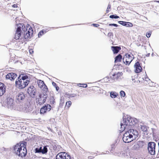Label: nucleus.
I'll return each instance as SVG.
<instances>
[{
	"label": "nucleus",
	"mask_w": 159,
	"mask_h": 159,
	"mask_svg": "<svg viewBox=\"0 0 159 159\" xmlns=\"http://www.w3.org/2000/svg\"><path fill=\"white\" fill-rule=\"evenodd\" d=\"M138 122L137 119L128 116L123 117V120L121 122L120 131L122 132L125 129L131 135L133 136L134 140L138 137L139 133L138 131L133 129L134 126Z\"/></svg>",
	"instance_id": "1"
},
{
	"label": "nucleus",
	"mask_w": 159,
	"mask_h": 159,
	"mask_svg": "<svg viewBox=\"0 0 159 159\" xmlns=\"http://www.w3.org/2000/svg\"><path fill=\"white\" fill-rule=\"evenodd\" d=\"M16 21L17 28L14 39L16 40L20 39L27 40L28 38H30L33 32L32 28L29 25L26 27L23 24H18L17 21Z\"/></svg>",
	"instance_id": "2"
},
{
	"label": "nucleus",
	"mask_w": 159,
	"mask_h": 159,
	"mask_svg": "<svg viewBox=\"0 0 159 159\" xmlns=\"http://www.w3.org/2000/svg\"><path fill=\"white\" fill-rule=\"evenodd\" d=\"M6 100L5 102V105L6 107L11 109H15L16 106L14 102L13 99L9 96L6 97Z\"/></svg>",
	"instance_id": "3"
},
{
	"label": "nucleus",
	"mask_w": 159,
	"mask_h": 159,
	"mask_svg": "<svg viewBox=\"0 0 159 159\" xmlns=\"http://www.w3.org/2000/svg\"><path fill=\"white\" fill-rule=\"evenodd\" d=\"M20 76H19L18 79H16L15 81V84L17 88L19 89H21L24 88L29 84L28 81H24L20 80Z\"/></svg>",
	"instance_id": "4"
},
{
	"label": "nucleus",
	"mask_w": 159,
	"mask_h": 159,
	"mask_svg": "<svg viewBox=\"0 0 159 159\" xmlns=\"http://www.w3.org/2000/svg\"><path fill=\"white\" fill-rule=\"evenodd\" d=\"M48 96L47 93H39L38 97L36 99V102L39 105L44 103Z\"/></svg>",
	"instance_id": "5"
},
{
	"label": "nucleus",
	"mask_w": 159,
	"mask_h": 159,
	"mask_svg": "<svg viewBox=\"0 0 159 159\" xmlns=\"http://www.w3.org/2000/svg\"><path fill=\"white\" fill-rule=\"evenodd\" d=\"M133 56L128 54H126L123 58V62L126 65H129L133 60Z\"/></svg>",
	"instance_id": "6"
},
{
	"label": "nucleus",
	"mask_w": 159,
	"mask_h": 159,
	"mask_svg": "<svg viewBox=\"0 0 159 159\" xmlns=\"http://www.w3.org/2000/svg\"><path fill=\"white\" fill-rule=\"evenodd\" d=\"M133 136L130 135L127 131L123 134V140L125 143H129L134 140Z\"/></svg>",
	"instance_id": "7"
},
{
	"label": "nucleus",
	"mask_w": 159,
	"mask_h": 159,
	"mask_svg": "<svg viewBox=\"0 0 159 159\" xmlns=\"http://www.w3.org/2000/svg\"><path fill=\"white\" fill-rule=\"evenodd\" d=\"M26 144V142H24L23 143H20L17 144L14 147V152L16 155L19 154V153L20 150L21 148H22L23 147L25 146V144Z\"/></svg>",
	"instance_id": "8"
},
{
	"label": "nucleus",
	"mask_w": 159,
	"mask_h": 159,
	"mask_svg": "<svg viewBox=\"0 0 159 159\" xmlns=\"http://www.w3.org/2000/svg\"><path fill=\"white\" fill-rule=\"evenodd\" d=\"M56 159H70V156L65 152L58 153L56 157Z\"/></svg>",
	"instance_id": "9"
},
{
	"label": "nucleus",
	"mask_w": 159,
	"mask_h": 159,
	"mask_svg": "<svg viewBox=\"0 0 159 159\" xmlns=\"http://www.w3.org/2000/svg\"><path fill=\"white\" fill-rule=\"evenodd\" d=\"M48 146H41L39 148H36L35 149V152L36 153H41L43 154H46L48 151L47 147Z\"/></svg>",
	"instance_id": "10"
},
{
	"label": "nucleus",
	"mask_w": 159,
	"mask_h": 159,
	"mask_svg": "<svg viewBox=\"0 0 159 159\" xmlns=\"http://www.w3.org/2000/svg\"><path fill=\"white\" fill-rule=\"evenodd\" d=\"M25 97V94L23 93H19L16 96V102L18 103L22 102L24 100Z\"/></svg>",
	"instance_id": "11"
},
{
	"label": "nucleus",
	"mask_w": 159,
	"mask_h": 159,
	"mask_svg": "<svg viewBox=\"0 0 159 159\" xmlns=\"http://www.w3.org/2000/svg\"><path fill=\"white\" fill-rule=\"evenodd\" d=\"M51 108L50 105L47 104L46 105L43 106L40 109V113L41 114H44L47 111H49Z\"/></svg>",
	"instance_id": "12"
},
{
	"label": "nucleus",
	"mask_w": 159,
	"mask_h": 159,
	"mask_svg": "<svg viewBox=\"0 0 159 159\" xmlns=\"http://www.w3.org/2000/svg\"><path fill=\"white\" fill-rule=\"evenodd\" d=\"M27 150L26 148V144H25V146L23 147L22 148H21L19 153V154H18L17 155L19 157H25L27 154Z\"/></svg>",
	"instance_id": "13"
},
{
	"label": "nucleus",
	"mask_w": 159,
	"mask_h": 159,
	"mask_svg": "<svg viewBox=\"0 0 159 159\" xmlns=\"http://www.w3.org/2000/svg\"><path fill=\"white\" fill-rule=\"evenodd\" d=\"M134 67L135 68L134 71L136 73L140 72L141 71L142 69L139 62L138 61H137L135 64Z\"/></svg>",
	"instance_id": "14"
},
{
	"label": "nucleus",
	"mask_w": 159,
	"mask_h": 159,
	"mask_svg": "<svg viewBox=\"0 0 159 159\" xmlns=\"http://www.w3.org/2000/svg\"><path fill=\"white\" fill-rule=\"evenodd\" d=\"M6 86L3 83L0 82V97L3 95L6 92Z\"/></svg>",
	"instance_id": "15"
},
{
	"label": "nucleus",
	"mask_w": 159,
	"mask_h": 159,
	"mask_svg": "<svg viewBox=\"0 0 159 159\" xmlns=\"http://www.w3.org/2000/svg\"><path fill=\"white\" fill-rule=\"evenodd\" d=\"M16 76L17 75L16 74L11 73L7 74L6 75V79H10V80H14L15 79L16 77Z\"/></svg>",
	"instance_id": "16"
},
{
	"label": "nucleus",
	"mask_w": 159,
	"mask_h": 159,
	"mask_svg": "<svg viewBox=\"0 0 159 159\" xmlns=\"http://www.w3.org/2000/svg\"><path fill=\"white\" fill-rule=\"evenodd\" d=\"M34 87L33 86H30L27 89L28 93L31 96H34L35 94V92L34 90Z\"/></svg>",
	"instance_id": "17"
},
{
	"label": "nucleus",
	"mask_w": 159,
	"mask_h": 159,
	"mask_svg": "<svg viewBox=\"0 0 159 159\" xmlns=\"http://www.w3.org/2000/svg\"><path fill=\"white\" fill-rule=\"evenodd\" d=\"M33 110L32 107L30 106L26 105L23 108V110L25 112H28Z\"/></svg>",
	"instance_id": "18"
},
{
	"label": "nucleus",
	"mask_w": 159,
	"mask_h": 159,
	"mask_svg": "<svg viewBox=\"0 0 159 159\" xmlns=\"http://www.w3.org/2000/svg\"><path fill=\"white\" fill-rule=\"evenodd\" d=\"M20 76V80H23L24 81H28V84L30 82L28 76L24 74H21Z\"/></svg>",
	"instance_id": "19"
},
{
	"label": "nucleus",
	"mask_w": 159,
	"mask_h": 159,
	"mask_svg": "<svg viewBox=\"0 0 159 159\" xmlns=\"http://www.w3.org/2000/svg\"><path fill=\"white\" fill-rule=\"evenodd\" d=\"M142 144L141 142H139L138 143H135L132 148V149L134 150L138 149L140 148Z\"/></svg>",
	"instance_id": "20"
},
{
	"label": "nucleus",
	"mask_w": 159,
	"mask_h": 159,
	"mask_svg": "<svg viewBox=\"0 0 159 159\" xmlns=\"http://www.w3.org/2000/svg\"><path fill=\"white\" fill-rule=\"evenodd\" d=\"M120 48L117 46H112L111 49L114 53H117L120 50Z\"/></svg>",
	"instance_id": "21"
},
{
	"label": "nucleus",
	"mask_w": 159,
	"mask_h": 159,
	"mask_svg": "<svg viewBox=\"0 0 159 159\" xmlns=\"http://www.w3.org/2000/svg\"><path fill=\"white\" fill-rule=\"evenodd\" d=\"M122 75V73L121 72H118L116 74H114L112 75V79H114V80H117V78L121 76Z\"/></svg>",
	"instance_id": "22"
},
{
	"label": "nucleus",
	"mask_w": 159,
	"mask_h": 159,
	"mask_svg": "<svg viewBox=\"0 0 159 159\" xmlns=\"http://www.w3.org/2000/svg\"><path fill=\"white\" fill-rule=\"evenodd\" d=\"M156 146V143L154 142H150L148 143V149L149 148H155Z\"/></svg>",
	"instance_id": "23"
},
{
	"label": "nucleus",
	"mask_w": 159,
	"mask_h": 159,
	"mask_svg": "<svg viewBox=\"0 0 159 159\" xmlns=\"http://www.w3.org/2000/svg\"><path fill=\"white\" fill-rule=\"evenodd\" d=\"M122 58V56L120 54H119L115 57V62H120Z\"/></svg>",
	"instance_id": "24"
},
{
	"label": "nucleus",
	"mask_w": 159,
	"mask_h": 159,
	"mask_svg": "<svg viewBox=\"0 0 159 159\" xmlns=\"http://www.w3.org/2000/svg\"><path fill=\"white\" fill-rule=\"evenodd\" d=\"M37 83L38 84V85L39 87L40 88H42L43 86L45 84L43 81L41 80H38L37 81Z\"/></svg>",
	"instance_id": "25"
},
{
	"label": "nucleus",
	"mask_w": 159,
	"mask_h": 159,
	"mask_svg": "<svg viewBox=\"0 0 159 159\" xmlns=\"http://www.w3.org/2000/svg\"><path fill=\"white\" fill-rule=\"evenodd\" d=\"M40 89L43 91L42 93H47L48 92V88L45 84L43 85L42 88H40Z\"/></svg>",
	"instance_id": "26"
},
{
	"label": "nucleus",
	"mask_w": 159,
	"mask_h": 159,
	"mask_svg": "<svg viewBox=\"0 0 159 159\" xmlns=\"http://www.w3.org/2000/svg\"><path fill=\"white\" fill-rule=\"evenodd\" d=\"M149 152L151 155H154L155 154V148H149L148 149Z\"/></svg>",
	"instance_id": "27"
},
{
	"label": "nucleus",
	"mask_w": 159,
	"mask_h": 159,
	"mask_svg": "<svg viewBox=\"0 0 159 159\" xmlns=\"http://www.w3.org/2000/svg\"><path fill=\"white\" fill-rule=\"evenodd\" d=\"M111 97L113 98H115L117 97L118 94L115 92H111L110 93Z\"/></svg>",
	"instance_id": "28"
},
{
	"label": "nucleus",
	"mask_w": 159,
	"mask_h": 159,
	"mask_svg": "<svg viewBox=\"0 0 159 159\" xmlns=\"http://www.w3.org/2000/svg\"><path fill=\"white\" fill-rule=\"evenodd\" d=\"M141 129L144 132H146L147 131V127L146 125H143L141 126Z\"/></svg>",
	"instance_id": "29"
},
{
	"label": "nucleus",
	"mask_w": 159,
	"mask_h": 159,
	"mask_svg": "<svg viewBox=\"0 0 159 159\" xmlns=\"http://www.w3.org/2000/svg\"><path fill=\"white\" fill-rule=\"evenodd\" d=\"M78 86L85 88H87V85L86 84H81L80 83H79L78 84Z\"/></svg>",
	"instance_id": "30"
},
{
	"label": "nucleus",
	"mask_w": 159,
	"mask_h": 159,
	"mask_svg": "<svg viewBox=\"0 0 159 159\" xmlns=\"http://www.w3.org/2000/svg\"><path fill=\"white\" fill-rule=\"evenodd\" d=\"M133 26V24L130 22H126L125 26L127 27H132Z\"/></svg>",
	"instance_id": "31"
},
{
	"label": "nucleus",
	"mask_w": 159,
	"mask_h": 159,
	"mask_svg": "<svg viewBox=\"0 0 159 159\" xmlns=\"http://www.w3.org/2000/svg\"><path fill=\"white\" fill-rule=\"evenodd\" d=\"M50 103L52 104H53L55 102V99L53 97H51L50 98Z\"/></svg>",
	"instance_id": "32"
},
{
	"label": "nucleus",
	"mask_w": 159,
	"mask_h": 159,
	"mask_svg": "<svg viewBox=\"0 0 159 159\" xmlns=\"http://www.w3.org/2000/svg\"><path fill=\"white\" fill-rule=\"evenodd\" d=\"M118 23L123 26H125L126 22L123 21H118Z\"/></svg>",
	"instance_id": "33"
},
{
	"label": "nucleus",
	"mask_w": 159,
	"mask_h": 159,
	"mask_svg": "<svg viewBox=\"0 0 159 159\" xmlns=\"http://www.w3.org/2000/svg\"><path fill=\"white\" fill-rule=\"evenodd\" d=\"M109 17L110 18H112V19H113V18L116 19V18H119V16H117L116 15H110V16Z\"/></svg>",
	"instance_id": "34"
},
{
	"label": "nucleus",
	"mask_w": 159,
	"mask_h": 159,
	"mask_svg": "<svg viewBox=\"0 0 159 159\" xmlns=\"http://www.w3.org/2000/svg\"><path fill=\"white\" fill-rule=\"evenodd\" d=\"M120 94L121 97H124L125 96V93L123 91H121L120 92Z\"/></svg>",
	"instance_id": "35"
},
{
	"label": "nucleus",
	"mask_w": 159,
	"mask_h": 159,
	"mask_svg": "<svg viewBox=\"0 0 159 159\" xmlns=\"http://www.w3.org/2000/svg\"><path fill=\"white\" fill-rule=\"evenodd\" d=\"M71 104V102L70 101H69L67 102L66 103V106L68 107V108L70 107Z\"/></svg>",
	"instance_id": "36"
},
{
	"label": "nucleus",
	"mask_w": 159,
	"mask_h": 159,
	"mask_svg": "<svg viewBox=\"0 0 159 159\" xmlns=\"http://www.w3.org/2000/svg\"><path fill=\"white\" fill-rule=\"evenodd\" d=\"M44 34V32L43 30H41L40 31L38 34V37H40L42 36Z\"/></svg>",
	"instance_id": "37"
},
{
	"label": "nucleus",
	"mask_w": 159,
	"mask_h": 159,
	"mask_svg": "<svg viewBox=\"0 0 159 159\" xmlns=\"http://www.w3.org/2000/svg\"><path fill=\"white\" fill-rule=\"evenodd\" d=\"M107 36L110 37V39H111V38H112L113 36V34L111 32H109L107 34Z\"/></svg>",
	"instance_id": "38"
},
{
	"label": "nucleus",
	"mask_w": 159,
	"mask_h": 159,
	"mask_svg": "<svg viewBox=\"0 0 159 159\" xmlns=\"http://www.w3.org/2000/svg\"><path fill=\"white\" fill-rule=\"evenodd\" d=\"M110 79V77H106L105 78H104V81H106V82H107L108 81H109Z\"/></svg>",
	"instance_id": "39"
},
{
	"label": "nucleus",
	"mask_w": 159,
	"mask_h": 159,
	"mask_svg": "<svg viewBox=\"0 0 159 159\" xmlns=\"http://www.w3.org/2000/svg\"><path fill=\"white\" fill-rule=\"evenodd\" d=\"M151 33H147L146 34V36L148 38H149L150 37L151 35Z\"/></svg>",
	"instance_id": "40"
},
{
	"label": "nucleus",
	"mask_w": 159,
	"mask_h": 159,
	"mask_svg": "<svg viewBox=\"0 0 159 159\" xmlns=\"http://www.w3.org/2000/svg\"><path fill=\"white\" fill-rule=\"evenodd\" d=\"M110 26H113L115 27H117L118 25L115 24H111L109 25Z\"/></svg>",
	"instance_id": "41"
},
{
	"label": "nucleus",
	"mask_w": 159,
	"mask_h": 159,
	"mask_svg": "<svg viewBox=\"0 0 159 159\" xmlns=\"http://www.w3.org/2000/svg\"><path fill=\"white\" fill-rule=\"evenodd\" d=\"M93 26L95 27H98L99 26V25L98 24H93L92 25Z\"/></svg>",
	"instance_id": "42"
},
{
	"label": "nucleus",
	"mask_w": 159,
	"mask_h": 159,
	"mask_svg": "<svg viewBox=\"0 0 159 159\" xmlns=\"http://www.w3.org/2000/svg\"><path fill=\"white\" fill-rule=\"evenodd\" d=\"M29 51L30 54H32L34 52L33 50L32 49H30Z\"/></svg>",
	"instance_id": "43"
},
{
	"label": "nucleus",
	"mask_w": 159,
	"mask_h": 159,
	"mask_svg": "<svg viewBox=\"0 0 159 159\" xmlns=\"http://www.w3.org/2000/svg\"><path fill=\"white\" fill-rule=\"evenodd\" d=\"M52 84L55 87H56V86H57L56 84L53 82H52Z\"/></svg>",
	"instance_id": "44"
},
{
	"label": "nucleus",
	"mask_w": 159,
	"mask_h": 159,
	"mask_svg": "<svg viewBox=\"0 0 159 159\" xmlns=\"http://www.w3.org/2000/svg\"><path fill=\"white\" fill-rule=\"evenodd\" d=\"M12 7L13 8L17 7V5L16 4H14V5H12Z\"/></svg>",
	"instance_id": "45"
},
{
	"label": "nucleus",
	"mask_w": 159,
	"mask_h": 159,
	"mask_svg": "<svg viewBox=\"0 0 159 159\" xmlns=\"http://www.w3.org/2000/svg\"><path fill=\"white\" fill-rule=\"evenodd\" d=\"M56 88V89L57 91H58L59 89V87L57 85L55 87Z\"/></svg>",
	"instance_id": "46"
},
{
	"label": "nucleus",
	"mask_w": 159,
	"mask_h": 159,
	"mask_svg": "<svg viewBox=\"0 0 159 159\" xmlns=\"http://www.w3.org/2000/svg\"><path fill=\"white\" fill-rule=\"evenodd\" d=\"M110 8H111V6L110 5H108L107 7V9H110Z\"/></svg>",
	"instance_id": "47"
},
{
	"label": "nucleus",
	"mask_w": 159,
	"mask_h": 159,
	"mask_svg": "<svg viewBox=\"0 0 159 159\" xmlns=\"http://www.w3.org/2000/svg\"><path fill=\"white\" fill-rule=\"evenodd\" d=\"M76 96V95L75 94L74 95L73 94V96L71 95L70 96V97H75Z\"/></svg>",
	"instance_id": "48"
},
{
	"label": "nucleus",
	"mask_w": 159,
	"mask_h": 159,
	"mask_svg": "<svg viewBox=\"0 0 159 159\" xmlns=\"http://www.w3.org/2000/svg\"><path fill=\"white\" fill-rule=\"evenodd\" d=\"M136 159H143L142 158L138 157V158H136Z\"/></svg>",
	"instance_id": "49"
},
{
	"label": "nucleus",
	"mask_w": 159,
	"mask_h": 159,
	"mask_svg": "<svg viewBox=\"0 0 159 159\" xmlns=\"http://www.w3.org/2000/svg\"><path fill=\"white\" fill-rule=\"evenodd\" d=\"M158 147H159L158 152H159V141H158Z\"/></svg>",
	"instance_id": "50"
},
{
	"label": "nucleus",
	"mask_w": 159,
	"mask_h": 159,
	"mask_svg": "<svg viewBox=\"0 0 159 159\" xmlns=\"http://www.w3.org/2000/svg\"><path fill=\"white\" fill-rule=\"evenodd\" d=\"M157 2H159V1H157Z\"/></svg>",
	"instance_id": "51"
},
{
	"label": "nucleus",
	"mask_w": 159,
	"mask_h": 159,
	"mask_svg": "<svg viewBox=\"0 0 159 159\" xmlns=\"http://www.w3.org/2000/svg\"><path fill=\"white\" fill-rule=\"evenodd\" d=\"M147 79H148V80H150L149 79H148V78H147Z\"/></svg>",
	"instance_id": "52"
}]
</instances>
